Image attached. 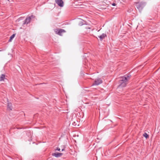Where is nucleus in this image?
Here are the masks:
<instances>
[{
    "label": "nucleus",
    "instance_id": "f03ea898",
    "mask_svg": "<svg viewBox=\"0 0 160 160\" xmlns=\"http://www.w3.org/2000/svg\"><path fill=\"white\" fill-rule=\"evenodd\" d=\"M136 7L140 12H141L142 9L145 6L146 3L144 2H138L136 3Z\"/></svg>",
    "mask_w": 160,
    "mask_h": 160
},
{
    "label": "nucleus",
    "instance_id": "9d476101",
    "mask_svg": "<svg viewBox=\"0 0 160 160\" xmlns=\"http://www.w3.org/2000/svg\"><path fill=\"white\" fill-rule=\"evenodd\" d=\"M5 79V75L3 74H2L0 76V81H4Z\"/></svg>",
    "mask_w": 160,
    "mask_h": 160
},
{
    "label": "nucleus",
    "instance_id": "dca6fc26",
    "mask_svg": "<svg viewBox=\"0 0 160 160\" xmlns=\"http://www.w3.org/2000/svg\"><path fill=\"white\" fill-rule=\"evenodd\" d=\"M19 18V19H18V20H19V21L21 20V19L20 18Z\"/></svg>",
    "mask_w": 160,
    "mask_h": 160
},
{
    "label": "nucleus",
    "instance_id": "ddd939ff",
    "mask_svg": "<svg viewBox=\"0 0 160 160\" xmlns=\"http://www.w3.org/2000/svg\"><path fill=\"white\" fill-rule=\"evenodd\" d=\"M15 36V34H13L10 37L9 40H12Z\"/></svg>",
    "mask_w": 160,
    "mask_h": 160
},
{
    "label": "nucleus",
    "instance_id": "f257e3e1",
    "mask_svg": "<svg viewBox=\"0 0 160 160\" xmlns=\"http://www.w3.org/2000/svg\"><path fill=\"white\" fill-rule=\"evenodd\" d=\"M130 76L129 75H125L122 77V79L119 81V83L120 84L118 87H125L127 84V82L129 79Z\"/></svg>",
    "mask_w": 160,
    "mask_h": 160
},
{
    "label": "nucleus",
    "instance_id": "f8f14e48",
    "mask_svg": "<svg viewBox=\"0 0 160 160\" xmlns=\"http://www.w3.org/2000/svg\"><path fill=\"white\" fill-rule=\"evenodd\" d=\"M143 136L146 138H147L149 137L148 135L146 133H144L143 135Z\"/></svg>",
    "mask_w": 160,
    "mask_h": 160
},
{
    "label": "nucleus",
    "instance_id": "7ed1b4c3",
    "mask_svg": "<svg viewBox=\"0 0 160 160\" xmlns=\"http://www.w3.org/2000/svg\"><path fill=\"white\" fill-rule=\"evenodd\" d=\"M54 31L56 33L61 36L62 35V33L66 32V31L64 29H56L54 30Z\"/></svg>",
    "mask_w": 160,
    "mask_h": 160
},
{
    "label": "nucleus",
    "instance_id": "423d86ee",
    "mask_svg": "<svg viewBox=\"0 0 160 160\" xmlns=\"http://www.w3.org/2000/svg\"><path fill=\"white\" fill-rule=\"evenodd\" d=\"M55 2L59 7H62L63 6V2L62 0H55Z\"/></svg>",
    "mask_w": 160,
    "mask_h": 160
},
{
    "label": "nucleus",
    "instance_id": "6ab92c4d",
    "mask_svg": "<svg viewBox=\"0 0 160 160\" xmlns=\"http://www.w3.org/2000/svg\"><path fill=\"white\" fill-rule=\"evenodd\" d=\"M8 1H9V0H8Z\"/></svg>",
    "mask_w": 160,
    "mask_h": 160
},
{
    "label": "nucleus",
    "instance_id": "4468645a",
    "mask_svg": "<svg viewBox=\"0 0 160 160\" xmlns=\"http://www.w3.org/2000/svg\"><path fill=\"white\" fill-rule=\"evenodd\" d=\"M55 150H58V151H60V149L59 148H57L56 149H55Z\"/></svg>",
    "mask_w": 160,
    "mask_h": 160
},
{
    "label": "nucleus",
    "instance_id": "1a4fd4ad",
    "mask_svg": "<svg viewBox=\"0 0 160 160\" xmlns=\"http://www.w3.org/2000/svg\"><path fill=\"white\" fill-rule=\"evenodd\" d=\"M12 104L11 103L8 102V109L9 110H12Z\"/></svg>",
    "mask_w": 160,
    "mask_h": 160
},
{
    "label": "nucleus",
    "instance_id": "2eb2a0df",
    "mask_svg": "<svg viewBox=\"0 0 160 160\" xmlns=\"http://www.w3.org/2000/svg\"><path fill=\"white\" fill-rule=\"evenodd\" d=\"M112 4L113 6H115L116 5V4L114 3H112Z\"/></svg>",
    "mask_w": 160,
    "mask_h": 160
},
{
    "label": "nucleus",
    "instance_id": "39448f33",
    "mask_svg": "<svg viewBox=\"0 0 160 160\" xmlns=\"http://www.w3.org/2000/svg\"><path fill=\"white\" fill-rule=\"evenodd\" d=\"M102 82V80L100 78H98L95 80L94 82L92 84V86L98 85Z\"/></svg>",
    "mask_w": 160,
    "mask_h": 160
},
{
    "label": "nucleus",
    "instance_id": "20e7f679",
    "mask_svg": "<svg viewBox=\"0 0 160 160\" xmlns=\"http://www.w3.org/2000/svg\"><path fill=\"white\" fill-rule=\"evenodd\" d=\"M34 17V16L33 15H31L30 16L27 17L25 20L24 21L23 23V24H27L30 22V20L32 18Z\"/></svg>",
    "mask_w": 160,
    "mask_h": 160
},
{
    "label": "nucleus",
    "instance_id": "9b49d317",
    "mask_svg": "<svg viewBox=\"0 0 160 160\" xmlns=\"http://www.w3.org/2000/svg\"><path fill=\"white\" fill-rule=\"evenodd\" d=\"M86 23V22L82 20L81 21H80L78 25L79 26H81L84 24H85Z\"/></svg>",
    "mask_w": 160,
    "mask_h": 160
},
{
    "label": "nucleus",
    "instance_id": "0eeeda50",
    "mask_svg": "<svg viewBox=\"0 0 160 160\" xmlns=\"http://www.w3.org/2000/svg\"><path fill=\"white\" fill-rule=\"evenodd\" d=\"M63 154L61 153L57 152V153H52V155L54 156L56 158L60 157H61Z\"/></svg>",
    "mask_w": 160,
    "mask_h": 160
},
{
    "label": "nucleus",
    "instance_id": "f3484780",
    "mask_svg": "<svg viewBox=\"0 0 160 160\" xmlns=\"http://www.w3.org/2000/svg\"><path fill=\"white\" fill-rule=\"evenodd\" d=\"M64 149H62V151H64Z\"/></svg>",
    "mask_w": 160,
    "mask_h": 160
},
{
    "label": "nucleus",
    "instance_id": "a211bd4d",
    "mask_svg": "<svg viewBox=\"0 0 160 160\" xmlns=\"http://www.w3.org/2000/svg\"><path fill=\"white\" fill-rule=\"evenodd\" d=\"M9 42H11L12 41L11 40H10V41H9Z\"/></svg>",
    "mask_w": 160,
    "mask_h": 160
},
{
    "label": "nucleus",
    "instance_id": "6e6552de",
    "mask_svg": "<svg viewBox=\"0 0 160 160\" xmlns=\"http://www.w3.org/2000/svg\"><path fill=\"white\" fill-rule=\"evenodd\" d=\"M106 37L107 35L106 34L102 33L101 35L99 36V38L101 39H105V38Z\"/></svg>",
    "mask_w": 160,
    "mask_h": 160
}]
</instances>
